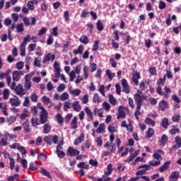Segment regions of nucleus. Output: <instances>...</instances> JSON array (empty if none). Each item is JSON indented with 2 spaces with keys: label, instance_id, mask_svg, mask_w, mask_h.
Masks as SVG:
<instances>
[{
  "label": "nucleus",
  "instance_id": "a211bd4d",
  "mask_svg": "<svg viewBox=\"0 0 181 181\" xmlns=\"http://www.w3.org/2000/svg\"><path fill=\"white\" fill-rule=\"evenodd\" d=\"M85 112L86 115H88V118H90V121H94V115H93V112L90 110L89 107H85Z\"/></svg>",
  "mask_w": 181,
  "mask_h": 181
},
{
  "label": "nucleus",
  "instance_id": "a878e982",
  "mask_svg": "<svg viewBox=\"0 0 181 181\" xmlns=\"http://www.w3.org/2000/svg\"><path fill=\"white\" fill-rule=\"evenodd\" d=\"M29 115H30V114H29V110H28V108H24L23 114L20 115V118L21 119H25V118H28V117H29Z\"/></svg>",
  "mask_w": 181,
  "mask_h": 181
},
{
  "label": "nucleus",
  "instance_id": "13d9d810",
  "mask_svg": "<svg viewBox=\"0 0 181 181\" xmlns=\"http://www.w3.org/2000/svg\"><path fill=\"white\" fill-rule=\"evenodd\" d=\"M41 173L42 175H43L44 176H47V177H49L51 178L52 176L50 175V173L48 172L47 170H46L44 168H41Z\"/></svg>",
  "mask_w": 181,
  "mask_h": 181
},
{
  "label": "nucleus",
  "instance_id": "bb28decb",
  "mask_svg": "<svg viewBox=\"0 0 181 181\" xmlns=\"http://www.w3.org/2000/svg\"><path fill=\"white\" fill-rule=\"evenodd\" d=\"M144 122L148 125H151V127H155V125H156V122L149 117H146Z\"/></svg>",
  "mask_w": 181,
  "mask_h": 181
},
{
  "label": "nucleus",
  "instance_id": "f8f14e48",
  "mask_svg": "<svg viewBox=\"0 0 181 181\" xmlns=\"http://www.w3.org/2000/svg\"><path fill=\"white\" fill-rule=\"evenodd\" d=\"M179 176H180V172L173 171L169 176V181H177L179 180Z\"/></svg>",
  "mask_w": 181,
  "mask_h": 181
},
{
  "label": "nucleus",
  "instance_id": "09e8293b",
  "mask_svg": "<svg viewBox=\"0 0 181 181\" xmlns=\"http://www.w3.org/2000/svg\"><path fill=\"white\" fill-rule=\"evenodd\" d=\"M64 18L65 22H69V21H70V12H69V11L64 12Z\"/></svg>",
  "mask_w": 181,
  "mask_h": 181
},
{
  "label": "nucleus",
  "instance_id": "5701e85b",
  "mask_svg": "<svg viewBox=\"0 0 181 181\" xmlns=\"http://www.w3.org/2000/svg\"><path fill=\"white\" fill-rule=\"evenodd\" d=\"M175 142L176 146H173V148H181V138L180 136H177L175 138Z\"/></svg>",
  "mask_w": 181,
  "mask_h": 181
},
{
  "label": "nucleus",
  "instance_id": "393cba45",
  "mask_svg": "<svg viewBox=\"0 0 181 181\" xmlns=\"http://www.w3.org/2000/svg\"><path fill=\"white\" fill-rule=\"evenodd\" d=\"M96 28L97 30H99V32H102V30H104V24H103V21H101L100 19H99L96 23Z\"/></svg>",
  "mask_w": 181,
  "mask_h": 181
},
{
  "label": "nucleus",
  "instance_id": "cd10ccee",
  "mask_svg": "<svg viewBox=\"0 0 181 181\" xmlns=\"http://www.w3.org/2000/svg\"><path fill=\"white\" fill-rule=\"evenodd\" d=\"M170 134L171 135H176V134H180V129L176 128L175 125L173 126V128L170 130Z\"/></svg>",
  "mask_w": 181,
  "mask_h": 181
},
{
  "label": "nucleus",
  "instance_id": "2eb2a0df",
  "mask_svg": "<svg viewBox=\"0 0 181 181\" xmlns=\"http://www.w3.org/2000/svg\"><path fill=\"white\" fill-rule=\"evenodd\" d=\"M127 117V114L124 111V107L120 105L118 108V115L117 116V119H119L120 118H125Z\"/></svg>",
  "mask_w": 181,
  "mask_h": 181
},
{
  "label": "nucleus",
  "instance_id": "ddd939ff",
  "mask_svg": "<svg viewBox=\"0 0 181 181\" xmlns=\"http://www.w3.org/2000/svg\"><path fill=\"white\" fill-rule=\"evenodd\" d=\"M170 166V160L165 161L163 165L158 168V172L160 173H163V172H166L169 167Z\"/></svg>",
  "mask_w": 181,
  "mask_h": 181
},
{
  "label": "nucleus",
  "instance_id": "5fc2aeb1",
  "mask_svg": "<svg viewBox=\"0 0 181 181\" xmlns=\"http://www.w3.org/2000/svg\"><path fill=\"white\" fill-rule=\"evenodd\" d=\"M151 165H146V164H144L142 165H139L138 169H145V172H146L147 170H151Z\"/></svg>",
  "mask_w": 181,
  "mask_h": 181
},
{
  "label": "nucleus",
  "instance_id": "37998d69",
  "mask_svg": "<svg viewBox=\"0 0 181 181\" xmlns=\"http://www.w3.org/2000/svg\"><path fill=\"white\" fill-rule=\"evenodd\" d=\"M153 158L154 159H156L157 160H162V156H160V154L156 152V150L154 151V153L153 154Z\"/></svg>",
  "mask_w": 181,
  "mask_h": 181
},
{
  "label": "nucleus",
  "instance_id": "473e14b6",
  "mask_svg": "<svg viewBox=\"0 0 181 181\" xmlns=\"http://www.w3.org/2000/svg\"><path fill=\"white\" fill-rule=\"evenodd\" d=\"M161 125L163 128H164L165 129H168V127H169V120L168 119V118L165 117L162 120Z\"/></svg>",
  "mask_w": 181,
  "mask_h": 181
},
{
  "label": "nucleus",
  "instance_id": "9b49d317",
  "mask_svg": "<svg viewBox=\"0 0 181 181\" xmlns=\"http://www.w3.org/2000/svg\"><path fill=\"white\" fill-rule=\"evenodd\" d=\"M21 76H23L22 71H14L12 74L13 81H19L21 80Z\"/></svg>",
  "mask_w": 181,
  "mask_h": 181
},
{
  "label": "nucleus",
  "instance_id": "bf43d9fd",
  "mask_svg": "<svg viewBox=\"0 0 181 181\" xmlns=\"http://www.w3.org/2000/svg\"><path fill=\"white\" fill-rule=\"evenodd\" d=\"M42 101L45 105H48V104H50V98L44 95L42 97Z\"/></svg>",
  "mask_w": 181,
  "mask_h": 181
},
{
  "label": "nucleus",
  "instance_id": "680f3d73",
  "mask_svg": "<svg viewBox=\"0 0 181 181\" xmlns=\"http://www.w3.org/2000/svg\"><path fill=\"white\" fill-rule=\"evenodd\" d=\"M103 107L104 108V110H105L106 111H110V109L111 108V105H110V103H108L107 102H104L103 103Z\"/></svg>",
  "mask_w": 181,
  "mask_h": 181
},
{
  "label": "nucleus",
  "instance_id": "412c9836",
  "mask_svg": "<svg viewBox=\"0 0 181 181\" xmlns=\"http://www.w3.org/2000/svg\"><path fill=\"white\" fill-rule=\"evenodd\" d=\"M146 135L148 139L152 138L155 135V130L153 128H148L146 132Z\"/></svg>",
  "mask_w": 181,
  "mask_h": 181
},
{
  "label": "nucleus",
  "instance_id": "338daca9",
  "mask_svg": "<svg viewBox=\"0 0 181 181\" xmlns=\"http://www.w3.org/2000/svg\"><path fill=\"white\" fill-rule=\"evenodd\" d=\"M116 93L118 95H121V85L119 83L115 84Z\"/></svg>",
  "mask_w": 181,
  "mask_h": 181
},
{
  "label": "nucleus",
  "instance_id": "423d86ee",
  "mask_svg": "<svg viewBox=\"0 0 181 181\" xmlns=\"http://www.w3.org/2000/svg\"><path fill=\"white\" fill-rule=\"evenodd\" d=\"M122 91L123 93H125V94H129V93H131L129 83H128V81H127V79L123 78L122 80Z\"/></svg>",
  "mask_w": 181,
  "mask_h": 181
},
{
  "label": "nucleus",
  "instance_id": "2f4dec72",
  "mask_svg": "<svg viewBox=\"0 0 181 181\" xmlns=\"http://www.w3.org/2000/svg\"><path fill=\"white\" fill-rule=\"evenodd\" d=\"M43 129H44V134H49V132H50V131L52 130V126H50V124L47 123L44 125Z\"/></svg>",
  "mask_w": 181,
  "mask_h": 181
},
{
  "label": "nucleus",
  "instance_id": "f3484780",
  "mask_svg": "<svg viewBox=\"0 0 181 181\" xmlns=\"http://www.w3.org/2000/svg\"><path fill=\"white\" fill-rule=\"evenodd\" d=\"M84 138H86L84 133H81L79 136L75 139L74 142V145H78V144H81V142L84 141Z\"/></svg>",
  "mask_w": 181,
  "mask_h": 181
},
{
  "label": "nucleus",
  "instance_id": "6e6d98bb",
  "mask_svg": "<svg viewBox=\"0 0 181 181\" xmlns=\"http://www.w3.org/2000/svg\"><path fill=\"white\" fill-rule=\"evenodd\" d=\"M36 49V44H30L28 47V50L30 53L32 52H35Z\"/></svg>",
  "mask_w": 181,
  "mask_h": 181
},
{
  "label": "nucleus",
  "instance_id": "49530a36",
  "mask_svg": "<svg viewBox=\"0 0 181 181\" xmlns=\"http://www.w3.org/2000/svg\"><path fill=\"white\" fill-rule=\"evenodd\" d=\"M8 145V138L2 137L0 142V146H6Z\"/></svg>",
  "mask_w": 181,
  "mask_h": 181
},
{
  "label": "nucleus",
  "instance_id": "c9c22d12",
  "mask_svg": "<svg viewBox=\"0 0 181 181\" xmlns=\"http://www.w3.org/2000/svg\"><path fill=\"white\" fill-rule=\"evenodd\" d=\"M80 93H81L80 89L69 90V93L72 95H75L76 97L80 95Z\"/></svg>",
  "mask_w": 181,
  "mask_h": 181
},
{
  "label": "nucleus",
  "instance_id": "a18cd8bd",
  "mask_svg": "<svg viewBox=\"0 0 181 181\" xmlns=\"http://www.w3.org/2000/svg\"><path fill=\"white\" fill-rule=\"evenodd\" d=\"M93 103H94L95 104L96 103H101V99H100V97L98 96V93H95L93 95Z\"/></svg>",
  "mask_w": 181,
  "mask_h": 181
},
{
  "label": "nucleus",
  "instance_id": "6ab92c4d",
  "mask_svg": "<svg viewBox=\"0 0 181 181\" xmlns=\"http://www.w3.org/2000/svg\"><path fill=\"white\" fill-rule=\"evenodd\" d=\"M77 116H74L71 122L70 127L71 129H77Z\"/></svg>",
  "mask_w": 181,
  "mask_h": 181
},
{
  "label": "nucleus",
  "instance_id": "4be33fe9",
  "mask_svg": "<svg viewBox=\"0 0 181 181\" xmlns=\"http://www.w3.org/2000/svg\"><path fill=\"white\" fill-rule=\"evenodd\" d=\"M79 40L81 43H83V45H88V42H90L88 37L86 35H81Z\"/></svg>",
  "mask_w": 181,
  "mask_h": 181
},
{
  "label": "nucleus",
  "instance_id": "7ed1b4c3",
  "mask_svg": "<svg viewBox=\"0 0 181 181\" xmlns=\"http://www.w3.org/2000/svg\"><path fill=\"white\" fill-rule=\"evenodd\" d=\"M28 42H30V35H29L24 37L23 41L20 46L21 56H26V45H28Z\"/></svg>",
  "mask_w": 181,
  "mask_h": 181
},
{
  "label": "nucleus",
  "instance_id": "b1692460",
  "mask_svg": "<svg viewBox=\"0 0 181 181\" xmlns=\"http://www.w3.org/2000/svg\"><path fill=\"white\" fill-rule=\"evenodd\" d=\"M74 54H83V52H84V46L82 45L78 47L77 49H74Z\"/></svg>",
  "mask_w": 181,
  "mask_h": 181
},
{
  "label": "nucleus",
  "instance_id": "052dcab7",
  "mask_svg": "<svg viewBox=\"0 0 181 181\" xmlns=\"http://www.w3.org/2000/svg\"><path fill=\"white\" fill-rule=\"evenodd\" d=\"M171 98L173 101L177 103V104H180L181 100L177 95H172Z\"/></svg>",
  "mask_w": 181,
  "mask_h": 181
},
{
  "label": "nucleus",
  "instance_id": "8fccbe9b",
  "mask_svg": "<svg viewBox=\"0 0 181 181\" xmlns=\"http://www.w3.org/2000/svg\"><path fill=\"white\" fill-rule=\"evenodd\" d=\"M47 32V28H46L45 27H42L41 29H40L37 35L40 37L43 36V35H45Z\"/></svg>",
  "mask_w": 181,
  "mask_h": 181
},
{
  "label": "nucleus",
  "instance_id": "3c124183",
  "mask_svg": "<svg viewBox=\"0 0 181 181\" xmlns=\"http://www.w3.org/2000/svg\"><path fill=\"white\" fill-rule=\"evenodd\" d=\"M148 73L150 76H156V67H150L148 69Z\"/></svg>",
  "mask_w": 181,
  "mask_h": 181
},
{
  "label": "nucleus",
  "instance_id": "39448f33",
  "mask_svg": "<svg viewBox=\"0 0 181 181\" xmlns=\"http://www.w3.org/2000/svg\"><path fill=\"white\" fill-rule=\"evenodd\" d=\"M13 91H15L16 94L17 95H20V97H23L26 94V92H25V89H23V86L22 83H18L16 88L13 90Z\"/></svg>",
  "mask_w": 181,
  "mask_h": 181
},
{
  "label": "nucleus",
  "instance_id": "e433bc0d",
  "mask_svg": "<svg viewBox=\"0 0 181 181\" xmlns=\"http://www.w3.org/2000/svg\"><path fill=\"white\" fill-rule=\"evenodd\" d=\"M165 71H166V74H165L163 76V77H165V80H166V77L168 79L173 78V73H172L171 71L166 69Z\"/></svg>",
  "mask_w": 181,
  "mask_h": 181
},
{
  "label": "nucleus",
  "instance_id": "f257e3e1",
  "mask_svg": "<svg viewBox=\"0 0 181 181\" xmlns=\"http://www.w3.org/2000/svg\"><path fill=\"white\" fill-rule=\"evenodd\" d=\"M166 83V78L163 76V78H160L157 81L158 86L156 89V91L158 95H163L165 98H169L170 97L171 90L170 88L165 86L164 90L165 92L162 91V86Z\"/></svg>",
  "mask_w": 181,
  "mask_h": 181
},
{
  "label": "nucleus",
  "instance_id": "79ce46f5",
  "mask_svg": "<svg viewBox=\"0 0 181 181\" xmlns=\"http://www.w3.org/2000/svg\"><path fill=\"white\" fill-rule=\"evenodd\" d=\"M16 66L18 70H22V69H23L25 66V63L22 61H20L16 63Z\"/></svg>",
  "mask_w": 181,
  "mask_h": 181
},
{
  "label": "nucleus",
  "instance_id": "774afa93",
  "mask_svg": "<svg viewBox=\"0 0 181 181\" xmlns=\"http://www.w3.org/2000/svg\"><path fill=\"white\" fill-rule=\"evenodd\" d=\"M180 119V115H174L172 117V120L173 121V122H179Z\"/></svg>",
  "mask_w": 181,
  "mask_h": 181
},
{
  "label": "nucleus",
  "instance_id": "69168bd1",
  "mask_svg": "<svg viewBox=\"0 0 181 181\" xmlns=\"http://www.w3.org/2000/svg\"><path fill=\"white\" fill-rule=\"evenodd\" d=\"M31 122L33 127H37V125L40 124L39 123H37V117H32Z\"/></svg>",
  "mask_w": 181,
  "mask_h": 181
},
{
  "label": "nucleus",
  "instance_id": "4d7b16f0",
  "mask_svg": "<svg viewBox=\"0 0 181 181\" xmlns=\"http://www.w3.org/2000/svg\"><path fill=\"white\" fill-rule=\"evenodd\" d=\"M3 97L4 100L9 98V89H4L3 91Z\"/></svg>",
  "mask_w": 181,
  "mask_h": 181
},
{
  "label": "nucleus",
  "instance_id": "9d476101",
  "mask_svg": "<svg viewBox=\"0 0 181 181\" xmlns=\"http://www.w3.org/2000/svg\"><path fill=\"white\" fill-rule=\"evenodd\" d=\"M169 107V103L165 100H162L161 101L159 102L158 103V110L159 111H165L166 108Z\"/></svg>",
  "mask_w": 181,
  "mask_h": 181
},
{
  "label": "nucleus",
  "instance_id": "ea45409f",
  "mask_svg": "<svg viewBox=\"0 0 181 181\" xmlns=\"http://www.w3.org/2000/svg\"><path fill=\"white\" fill-rule=\"evenodd\" d=\"M23 128H24L23 132L25 134H28L30 132V129H29V123H28V122H25L23 124Z\"/></svg>",
  "mask_w": 181,
  "mask_h": 181
},
{
  "label": "nucleus",
  "instance_id": "864d4df0",
  "mask_svg": "<svg viewBox=\"0 0 181 181\" xmlns=\"http://www.w3.org/2000/svg\"><path fill=\"white\" fill-rule=\"evenodd\" d=\"M16 117L15 116H11L10 117L7 118V122H8L9 125L13 124V122H16Z\"/></svg>",
  "mask_w": 181,
  "mask_h": 181
},
{
  "label": "nucleus",
  "instance_id": "4468645a",
  "mask_svg": "<svg viewBox=\"0 0 181 181\" xmlns=\"http://www.w3.org/2000/svg\"><path fill=\"white\" fill-rule=\"evenodd\" d=\"M14 97L16 98H10V104L13 107H19V105H21V100H19V98H18V96L14 95Z\"/></svg>",
  "mask_w": 181,
  "mask_h": 181
},
{
  "label": "nucleus",
  "instance_id": "c85d7f7f",
  "mask_svg": "<svg viewBox=\"0 0 181 181\" xmlns=\"http://www.w3.org/2000/svg\"><path fill=\"white\" fill-rule=\"evenodd\" d=\"M77 167L79 168V169H86L88 170L90 166L87 164H86V162H81L77 165Z\"/></svg>",
  "mask_w": 181,
  "mask_h": 181
},
{
  "label": "nucleus",
  "instance_id": "4c0bfd02",
  "mask_svg": "<svg viewBox=\"0 0 181 181\" xmlns=\"http://www.w3.org/2000/svg\"><path fill=\"white\" fill-rule=\"evenodd\" d=\"M56 153L58 158H60L61 159L66 156V153H64V151H60V149H56Z\"/></svg>",
  "mask_w": 181,
  "mask_h": 181
},
{
  "label": "nucleus",
  "instance_id": "20e7f679",
  "mask_svg": "<svg viewBox=\"0 0 181 181\" xmlns=\"http://www.w3.org/2000/svg\"><path fill=\"white\" fill-rule=\"evenodd\" d=\"M40 110H41L40 115V124H46V122H47L48 118L47 111H46V109H45V107L42 106L40 107Z\"/></svg>",
  "mask_w": 181,
  "mask_h": 181
},
{
  "label": "nucleus",
  "instance_id": "dca6fc26",
  "mask_svg": "<svg viewBox=\"0 0 181 181\" xmlns=\"http://www.w3.org/2000/svg\"><path fill=\"white\" fill-rule=\"evenodd\" d=\"M71 107L74 110V111H76V112H80L81 110V105H80V102L75 101L71 104Z\"/></svg>",
  "mask_w": 181,
  "mask_h": 181
},
{
  "label": "nucleus",
  "instance_id": "0eeeda50",
  "mask_svg": "<svg viewBox=\"0 0 181 181\" xmlns=\"http://www.w3.org/2000/svg\"><path fill=\"white\" fill-rule=\"evenodd\" d=\"M133 77L132 78V80L134 84V86H138L139 84V79L141 78V74L138 71H135V70L133 69V72L132 74Z\"/></svg>",
  "mask_w": 181,
  "mask_h": 181
},
{
  "label": "nucleus",
  "instance_id": "58836bf2",
  "mask_svg": "<svg viewBox=\"0 0 181 181\" xmlns=\"http://www.w3.org/2000/svg\"><path fill=\"white\" fill-rule=\"evenodd\" d=\"M109 102L110 104H112V105H116L117 99H115L113 95H109Z\"/></svg>",
  "mask_w": 181,
  "mask_h": 181
},
{
  "label": "nucleus",
  "instance_id": "6e6552de",
  "mask_svg": "<svg viewBox=\"0 0 181 181\" xmlns=\"http://www.w3.org/2000/svg\"><path fill=\"white\" fill-rule=\"evenodd\" d=\"M54 59H56V55L54 54L48 53L44 57L42 63L44 64L45 63H48L49 62H51V63H53L54 62Z\"/></svg>",
  "mask_w": 181,
  "mask_h": 181
},
{
  "label": "nucleus",
  "instance_id": "603ef678",
  "mask_svg": "<svg viewBox=\"0 0 181 181\" xmlns=\"http://www.w3.org/2000/svg\"><path fill=\"white\" fill-rule=\"evenodd\" d=\"M69 81H74V79L76 78V71H71L69 74Z\"/></svg>",
  "mask_w": 181,
  "mask_h": 181
},
{
  "label": "nucleus",
  "instance_id": "aec40b11",
  "mask_svg": "<svg viewBox=\"0 0 181 181\" xmlns=\"http://www.w3.org/2000/svg\"><path fill=\"white\" fill-rule=\"evenodd\" d=\"M57 119V124L61 125V127H63V123L64 122V118H63V116L60 113L57 114L55 117Z\"/></svg>",
  "mask_w": 181,
  "mask_h": 181
},
{
  "label": "nucleus",
  "instance_id": "a19ab883",
  "mask_svg": "<svg viewBox=\"0 0 181 181\" xmlns=\"http://www.w3.org/2000/svg\"><path fill=\"white\" fill-rule=\"evenodd\" d=\"M28 9L30 11H34L35 10V2L33 1H29L27 4Z\"/></svg>",
  "mask_w": 181,
  "mask_h": 181
},
{
  "label": "nucleus",
  "instance_id": "f704fd0d",
  "mask_svg": "<svg viewBox=\"0 0 181 181\" xmlns=\"http://www.w3.org/2000/svg\"><path fill=\"white\" fill-rule=\"evenodd\" d=\"M43 141L49 146H52V135L45 136Z\"/></svg>",
  "mask_w": 181,
  "mask_h": 181
},
{
  "label": "nucleus",
  "instance_id": "c756f323",
  "mask_svg": "<svg viewBox=\"0 0 181 181\" xmlns=\"http://www.w3.org/2000/svg\"><path fill=\"white\" fill-rule=\"evenodd\" d=\"M105 124L101 123L97 129V132H99L100 134H104V132H105Z\"/></svg>",
  "mask_w": 181,
  "mask_h": 181
},
{
  "label": "nucleus",
  "instance_id": "c03bdc74",
  "mask_svg": "<svg viewBox=\"0 0 181 181\" xmlns=\"http://www.w3.org/2000/svg\"><path fill=\"white\" fill-rule=\"evenodd\" d=\"M57 30H59V28L57 27V26H56V27H54L53 28H52V33H51V35H50V36H55V37H57V36H59V33L57 32Z\"/></svg>",
  "mask_w": 181,
  "mask_h": 181
},
{
  "label": "nucleus",
  "instance_id": "e2e57ef3",
  "mask_svg": "<svg viewBox=\"0 0 181 181\" xmlns=\"http://www.w3.org/2000/svg\"><path fill=\"white\" fill-rule=\"evenodd\" d=\"M16 29L18 33H21V32H23V30H25V28H23V23H21V24L18 25Z\"/></svg>",
  "mask_w": 181,
  "mask_h": 181
},
{
  "label": "nucleus",
  "instance_id": "1a4fd4ad",
  "mask_svg": "<svg viewBox=\"0 0 181 181\" xmlns=\"http://www.w3.org/2000/svg\"><path fill=\"white\" fill-rule=\"evenodd\" d=\"M66 155L68 156H77L80 155V151L76 148H74L73 147H69L66 150Z\"/></svg>",
  "mask_w": 181,
  "mask_h": 181
},
{
  "label": "nucleus",
  "instance_id": "7c9ffc66",
  "mask_svg": "<svg viewBox=\"0 0 181 181\" xmlns=\"http://www.w3.org/2000/svg\"><path fill=\"white\" fill-rule=\"evenodd\" d=\"M72 104L73 103H70V101L65 102L64 105V111H65V112H67V111H69V108H72Z\"/></svg>",
  "mask_w": 181,
  "mask_h": 181
},
{
  "label": "nucleus",
  "instance_id": "72a5a7b5",
  "mask_svg": "<svg viewBox=\"0 0 181 181\" xmlns=\"http://www.w3.org/2000/svg\"><path fill=\"white\" fill-rule=\"evenodd\" d=\"M168 141H169V137H168V136H166L165 134H163L160 140L161 145H166V142H168Z\"/></svg>",
  "mask_w": 181,
  "mask_h": 181
},
{
  "label": "nucleus",
  "instance_id": "f03ea898",
  "mask_svg": "<svg viewBox=\"0 0 181 181\" xmlns=\"http://www.w3.org/2000/svg\"><path fill=\"white\" fill-rule=\"evenodd\" d=\"M134 98L136 105L134 115H141L142 114V112H141L142 103H144V100H146V96L142 93H135Z\"/></svg>",
  "mask_w": 181,
  "mask_h": 181
},
{
  "label": "nucleus",
  "instance_id": "de8ad7c7",
  "mask_svg": "<svg viewBox=\"0 0 181 181\" xmlns=\"http://www.w3.org/2000/svg\"><path fill=\"white\" fill-rule=\"evenodd\" d=\"M41 11L42 12H47V9H49V6L45 2L41 4L40 5Z\"/></svg>",
  "mask_w": 181,
  "mask_h": 181
},
{
  "label": "nucleus",
  "instance_id": "0e129e2a",
  "mask_svg": "<svg viewBox=\"0 0 181 181\" xmlns=\"http://www.w3.org/2000/svg\"><path fill=\"white\" fill-rule=\"evenodd\" d=\"M17 148L21 152V155H25L26 153V149L23 146H18Z\"/></svg>",
  "mask_w": 181,
  "mask_h": 181
}]
</instances>
